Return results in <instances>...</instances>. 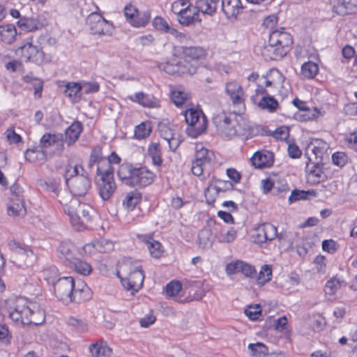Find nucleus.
Here are the masks:
<instances>
[{
    "instance_id": "19",
    "label": "nucleus",
    "mask_w": 357,
    "mask_h": 357,
    "mask_svg": "<svg viewBox=\"0 0 357 357\" xmlns=\"http://www.w3.org/2000/svg\"><path fill=\"white\" fill-rule=\"evenodd\" d=\"M225 270L228 275H233L241 272L248 278L252 277L255 273L254 266L243 261H236L229 263L227 264Z\"/></svg>"
},
{
    "instance_id": "18",
    "label": "nucleus",
    "mask_w": 357,
    "mask_h": 357,
    "mask_svg": "<svg viewBox=\"0 0 357 357\" xmlns=\"http://www.w3.org/2000/svg\"><path fill=\"white\" fill-rule=\"evenodd\" d=\"M134 176L132 187L147 186L153 182L155 178L154 174L145 167L136 168V170H134Z\"/></svg>"
},
{
    "instance_id": "59",
    "label": "nucleus",
    "mask_w": 357,
    "mask_h": 357,
    "mask_svg": "<svg viewBox=\"0 0 357 357\" xmlns=\"http://www.w3.org/2000/svg\"><path fill=\"white\" fill-rule=\"evenodd\" d=\"M66 322L68 326L75 328L79 332H85L87 330V325L82 319L70 317Z\"/></svg>"
},
{
    "instance_id": "62",
    "label": "nucleus",
    "mask_w": 357,
    "mask_h": 357,
    "mask_svg": "<svg viewBox=\"0 0 357 357\" xmlns=\"http://www.w3.org/2000/svg\"><path fill=\"white\" fill-rule=\"evenodd\" d=\"M340 287V280L336 278L329 280L325 286V291L327 294H334Z\"/></svg>"
},
{
    "instance_id": "28",
    "label": "nucleus",
    "mask_w": 357,
    "mask_h": 357,
    "mask_svg": "<svg viewBox=\"0 0 357 357\" xmlns=\"http://www.w3.org/2000/svg\"><path fill=\"white\" fill-rule=\"evenodd\" d=\"M83 127L79 121L73 122L65 132V142L68 146H71L78 139Z\"/></svg>"
},
{
    "instance_id": "61",
    "label": "nucleus",
    "mask_w": 357,
    "mask_h": 357,
    "mask_svg": "<svg viewBox=\"0 0 357 357\" xmlns=\"http://www.w3.org/2000/svg\"><path fill=\"white\" fill-rule=\"evenodd\" d=\"M314 270L320 274L326 271V258L323 255H317L314 259Z\"/></svg>"
},
{
    "instance_id": "26",
    "label": "nucleus",
    "mask_w": 357,
    "mask_h": 357,
    "mask_svg": "<svg viewBox=\"0 0 357 357\" xmlns=\"http://www.w3.org/2000/svg\"><path fill=\"white\" fill-rule=\"evenodd\" d=\"M129 99L144 107L157 108L160 107L159 101L157 98L144 92L135 93L133 96H130Z\"/></svg>"
},
{
    "instance_id": "63",
    "label": "nucleus",
    "mask_w": 357,
    "mask_h": 357,
    "mask_svg": "<svg viewBox=\"0 0 357 357\" xmlns=\"http://www.w3.org/2000/svg\"><path fill=\"white\" fill-rule=\"evenodd\" d=\"M182 285L178 281H172L166 286V292L170 296H176L181 290Z\"/></svg>"
},
{
    "instance_id": "39",
    "label": "nucleus",
    "mask_w": 357,
    "mask_h": 357,
    "mask_svg": "<svg viewBox=\"0 0 357 357\" xmlns=\"http://www.w3.org/2000/svg\"><path fill=\"white\" fill-rule=\"evenodd\" d=\"M18 26L26 31H33L39 28L40 22L37 18L22 17L17 22Z\"/></svg>"
},
{
    "instance_id": "55",
    "label": "nucleus",
    "mask_w": 357,
    "mask_h": 357,
    "mask_svg": "<svg viewBox=\"0 0 357 357\" xmlns=\"http://www.w3.org/2000/svg\"><path fill=\"white\" fill-rule=\"evenodd\" d=\"M58 135L46 133L43 135L40 139V148L43 150H46L56 143V138Z\"/></svg>"
},
{
    "instance_id": "44",
    "label": "nucleus",
    "mask_w": 357,
    "mask_h": 357,
    "mask_svg": "<svg viewBox=\"0 0 357 357\" xmlns=\"http://www.w3.org/2000/svg\"><path fill=\"white\" fill-rule=\"evenodd\" d=\"M248 348L250 355L255 357H264L268 352V347L261 342L249 344Z\"/></svg>"
},
{
    "instance_id": "47",
    "label": "nucleus",
    "mask_w": 357,
    "mask_h": 357,
    "mask_svg": "<svg viewBox=\"0 0 357 357\" xmlns=\"http://www.w3.org/2000/svg\"><path fill=\"white\" fill-rule=\"evenodd\" d=\"M307 171H308V177L314 183H319L321 181H323L326 176L322 172L320 167L313 165L310 168L309 165H307Z\"/></svg>"
},
{
    "instance_id": "32",
    "label": "nucleus",
    "mask_w": 357,
    "mask_h": 357,
    "mask_svg": "<svg viewBox=\"0 0 357 357\" xmlns=\"http://www.w3.org/2000/svg\"><path fill=\"white\" fill-rule=\"evenodd\" d=\"M333 10L338 15H345L351 12L355 6L353 0H331Z\"/></svg>"
},
{
    "instance_id": "34",
    "label": "nucleus",
    "mask_w": 357,
    "mask_h": 357,
    "mask_svg": "<svg viewBox=\"0 0 357 357\" xmlns=\"http://www.w3.org/2000/svg\"><path fill=\"white\" fill-rule=\"evenodd\" d=\"M219 0H199L197 2L196 9L204 14L213 15L217 10Z\"/></svg>"
},
{
    "instance_id": "27",
    "label": "nucleus",
    "mask_w": 357,
    "mask_h": 357,
    "mask_svg": "<svg viewBox=\"0 0 357 357\" xmlns=\"http://www.w3.org/2000/svg\"><path fill=\"white\" fill-rule=\"evenodd\" d=\"M134 170H136V167H134L132 165L123 163L119 167L117 176L126 185L132 187V181L135 178Z\"/></svg>"
},
{
    "instance_id": "42",
    "label": "nucleus",
    "mask_w": 357,
    "mask_h": 357,
    "mask_svg": "<svg viewBox=\"0 0 357 357\" xmlns=\"http://www.w3.org/2000/svg\"><path fill=\"white\" fill-rule=\"evenodd\" d=\"M319 72L317 64L314 62L308 61L303 64L301 67V75L307 79L314 78Z\"/></svg>"
},
{
    "instance_id": "48",
    "label": "nucleus",
    "mask_w": 357,
    "mask_h": 357,
    "mask_svg": "<svg viewBox=\"0 0 357 357\" xmlns=\"http://www.w3.org/2000/svg\"><path fill=\"white\" fill-rule=\"evenodd\" d=\"M151 13L149 10L137 13L131 24L135 27L145 26L149 22Z\"/></svg>"
},
{
    "instance_id": "29",
    "label": "nucleus",
    "mask_w": 357,
    "mask_h": 357,
    "mask_svg": "<svg viewBox=\"0 0 357 357\" xmlns=\"http://www.w3.org/2000/svg\"><path fill=\"white\" fill-rule=\"evenodd\" d=\"M139 238L146 245L151 257L159 258L162 255L163 248L159 241L153 239L150 236H142Z\"/></svg>"
},
{
    "instance_id": "35",
    "label": "nucleus",
    "mask_w": 357,
    "mask_h": 357,
    "mask_svg": "<svg viewBox=\"0 0 357 357\" xmlns=\"http://www.w3.org/2000/svg\"><path fill=\"white\" fill-rule=\"evenodd\" d=\"M89 350L93 357H109L112 353V349L103 342L92 344Z\"/></svg>"
},
{
    "instance_id": "1",
    "label": "nucleus",
    "mask_w": 357,
    "mask_h": 357,
    "mask_svg": "<svg viewBox=\"0 0 357 357\" xmlns=\"http://www.w3.org/2000/svg\"><path fill=\"white\" fill-rule=\"evenodd\" d=\"M7 309L9 318L17 326H38L45 320L44 310L36 303L22 297L9 301Z\"/></svg>"
},
{
    "instance_id": "11",
    "label": "nucleus",
    "mask_w": 357,
    "mask_h": 357,
    "mask_svg": "<svg viewBox=\"0 0 357 357\" xmlns=\"http://www.w3.org/2000/svg\"><path fill=\"white\" fill-rule=\"evenodd\" d=\"M75 284V281L72 277L59 278L54 286V292L56 297L64 303H72V296Z\"/></svg>"
},
{
    "instance_id": "25",
    "label": "nucleus",
    "mask_w": 357,
    "mask_h": 357,
    "mask_svg": "<svg viewBox=\"0 0 357 357\" xmlns=\"http://www.w3.org/2000/svg\"><path fill=\"white\" fill-rule=\"evenodd\" d=\"M26 213L23 197H10L8 204V214L10 216L24 217Z\"/></svg>"
},
{
    "instance_id": "40",
    "label": "nucleus",
    "mask_w": 357,
    "mask_h": 357,
    "mask_svg": "<svg viewBox=\"0 0 357 357\" xmlns=\"http://www.w3.org/2000/svg\"><path fill=\"white\" fill-rule=\"evenodd\" d=\"M233 185L230 181H225L222 180H217L215 184H211L207 188V194L213 192V194H218L220 192H224L225 190L231 189Z\"/></svg>"
},
{
    "instance_id": "4",
    "label": "nucleus",
    "mask_w": 357,
    "mask_h": 357,
    "mask_svg": "<svg viewBox=\"0 0 357 357\" xmlns=\"http://www.w3.org/2000/svg\"><path fill=\"white\" fill-rule=\"evenodd\" d=\"M66 210L73 227L77 231L88 228L95 215L94 209L89 204L78 199L71 201Z\"/></svg>"
},
{
    "instance_id": "30",
    "label": "nucleus",
    "mask_w": 357,
    "mask_h": 357,
    "mask_svg": "<svg viewBox=\"0 0 357 357\" xmlns=\"http://www.w3.org/2000/svg\"><path fill=\"white\" fill-rule=\"evenodd\" d=\"M24 156L29 162L38 165L43 164L47 160L46 152L40 147L27 149L24 153Z\"/></svg>"
},
{
    "instance_id": "17",
    "label": "nucleus",
    "mask_w": 357,
    "mask_h": 357,
    "mask_svg": "<svg viewBox=\"0 0 357 357\" xmlns=\"http://www.w3.org/2000/svg\"><path fill=\"white\" fill-rule=\"evenodd\" d=\"M8 248L13 252V258L19 262H26L29 258L33 257V251L26 245L15 241L8 243Z\"/></svg>"
},
{
    "instance_id": "31",
    "label": "nucleus",
    "mask_w": 357,
    "mask_h": 357,
    "mask_svg": "<svg viewBox=\"0 0 357 357\" xmlns=\"http://www.w3.org/2000/svg\"><path fill=\"white\" fill-rule=\"evenodd\" d=\"M183 54L185 61L190 62L205 58L206 50L201 47H188L183 49Z\"/></svg>"
},
{
    "instance_id": "5",
    "label": "nucleus",
    "mask_w": 357,
    "mask_h": 357,
    "mask_svg": "<svg viewBox=\"0 0 357 357\" xmlns=\"http://www.w3.org/2000/svg\"><path fill=\"white\" fill-rule=\"evenodd\" d=\"M117 275L123 286L128 290L137 291L143 285L144 275L141 266L130 267L129 262L119 265Z\"/></svg>"
},
{
    "instance_id": "10",
    "label": "nucleus",
    "mask_w": 357,
    "mask_h": 357,
    "mask_svg": "<svg viewBox=\"0 0 357 357\" xmlns=\"http://www.w3.org/2000/svg\"><path fill=\"white\" fill-rule=\"evenodd\" d=\"M86 23L94 35L112 36L114 31L113 24L106 20L98 12H93L89 15Z\"/></svg>"
},
{
    "instance_id": "51",
    "label": "nucleus",
    "mask_w": 357,
    "mask_h": 357,
    "mask_svg": "<svg viewBox=\"0 0 357 357\" xmlns=\"http://www.w3.org/2000/svg\"><path fill=\"white\" fill-rule=\"evenodd\" d=\"M210 236V232L208 230H204L199 232L198 243L200 248L205 250L212 246L213 241L211 240Z\"/></svg>"
},
{
    "instance_id": "57",
    "label": "nucleus",
    "mask_w": 357,
    "mask_h": 357,
    "mask_svg": "<svg viewBox=\"0 0 357 357\" xmlns=\"http://www.w3.org/2000/svg\"><path fill=\"white\" fill-rule=\"evenodd\" d=\"M56 197H58L59 202L63 206L64 213L68 215L66 208L69 207L70 202L74 200V199L72 198V195L67 191H59V196ZM75 199H76L75 198Z\"/></svg>"
},
{
    "instance_id": "58",
    "label": "nucleus",
    "mask_w": 357,
    "mask_h": 357,
    "mask_svg": "<svg viewBox=\"0 0 357 357\" xmlns=\"http://www.w3.org/2000/svg\"><path fill=\"white\" fill-rule=\"evenodd\" d=\"M93 248L100 252H106L113 249L114 245L112 241L107 239H100L96 241L93 245Z\"/></svg>"
},
{
    "instance_id": "7",
    "label": "nucleus",
    "mask_w": 357,
    "mask_h": 357,
    "mask_svg": "<svg viewBox=\"0 0 357 357\" xmlns=\"http://www.w3.org/2000/svg\"><path fill=\"white\" fill-rule=\"evenodd\" d=\"M96 184L98 194L102 200H109L116 190V184L114 181L113 170L108 167L107 169H96Z\"/></svg>"
},
{
    "instance_id": "45",
    "label": "nucleus",
    "mask_w": 357,
    "mask_h": 357,
    "mask_svg": "<svg viewBox=\"0 0 357 357\" xmlns=\"http://www.w3.org/2000/svg\"><path fill=\"white\" fill-rule=\"evenodd\" d=\"M151 132V126L149 122H142L137 126L135 129V136L136 139H145L150 135Z\"/></svg>"
},
{
    "instance_id": "13",
    "label": "nucleus",
    "mask_w": 357,
    "mask_h": 357,
    "mask_svg": "<svg viewBox=\"0 0 357 357\" xmlns=\"http://www.w3.org/2000/svg\"><path fill=\"white\" fill-rule=\"evenodd\" d=\"M58 257L68 266L77 257H82L79 250L70 242H62L58 247Z\"/></svg>"
},
{
    "instance_id": "16",
    "label": "nucleus",
    "mask_w": 357,
    "mask_h": 357,
    "mask_svg": "<svg viewBox=\"0 0 357 357\" xmlns=\"http://www.w3.org/2000/svg\"><path fill=\"white\" fill-rule=\"evenodd\" d=\"M226 92L229 96L234 106L239 109L244 108V93L238 83L236 82L227 83Z\"/></svg>"
},
{
    "instance_id": "9",
    "label": "nucleus",
    "mask_w": 357,
    "mask_h": 357,
    "mask_svg": "<svg viewBox=\"0 0 357 357\" xmlns=\"http://www.w3.org/2000/svg\"><path fill=\"white\" fill-rule=\"evenodd\" d=\"M214 158L213 153L204 147L202 144H197L195 146V160L192 163V173L197 176H201L204 171L211 165Z\"/></svg>"
},
{
    "instance_id": "41",
    "label": "nucleus",
    "mask_w": 357,
    "mask_h": 357,
    "mask_svg": "<svg viewBox=\"0 0 357 357\" xmlns=\"http://www.w3.org/2000/svg\"><path fill=\"white\" fill-rule=\"evenodd\" d=\"M82 90L80 84L77 82H68L66 84L64 94L70 98L73 102H76L79 99V93Z\"/></svg>"
},
{
    "instance_id": "54",
    "label": "nucleus",
    "mask_w": 357,
    "mask_h": 357,
    "mask_svg": "<svg viewBox=\"0 0 357 357\" xmlns=\"http://www.w3.org/2000/svg\"><path fill=\"white\" fill-rule=\"evenodd\" d=\"M22 79L25 82L30 83L33 85L35 95L38 93L40 96L43 86V82L41 79L30 75H24Z\"/></svg>"
},
{
    "instance_id": "22",
    "label": "nucleus",
    "mask_w": 357,
    "mask_h": 357,
    "mask_svg": "<svg viewBox=\"0 0 357 357\" xmlns=\"http://www.w3.org/2000/svg\"><path fill=\"white\" fill-rule=\"evenodd\" d=\"M252 165L259 169L269 167L273 163V155L269 151H257L251 158Z\"/></svg>"
},
{
    "instance_id": "64",
    "label": "nucleus",
    "mask_w": 357,
    "mask_h": 357,
    "mask_svg": "<svg viewBox=\"0 0 357 357\" xmlns=\"http://www.w3.org/2000/svg\"><path fill=\"white\" fill-rule=\"evenodd\" d=\"M159 132L160 136L167 142L171 139V138L177 133L175 132L174 129L166 126L165 124H161L159 126Z\"/></svg>"
},
{
    "instance_id": "6",
    "label": "nucleus",
    "mask_w": 357,
    "mask_h": 357,
    "mask_svg": "<svg viewBox=\"0 0 357 357\" xmlns=\"http://www.w3.org/2000/svg\"><path fill=\"white\" fill-rule=\"evenodd\" d=\"M183 114L188 125L186 130L188 136L196 138L205 132L207 128V119L201 110L190 108Z\"/></svg>"
},
{
    "instance_id": "2",
    "label": "nucleus",
    "mask_w": 357,
    "mask_h": 357,
    "mask_svg": "<svg viewBox=\"0 0 357 357\" xmlns=\"http://www.w3.org/2000/svg\"><path fill=\"white\" fill-rule=\"evenodd\" d=\"M293 43L291 36L284 28L275 29L269 35L268 44L261 51L266 59L280 60L289 51Z\"/></svg>"
},
{
    "instance_id": "49",
    "label": "nucleus",
    "mask_w": 357,
    "mask_h": 357,
    "mask_svg": "<svg viewBox=\"0 0 357 357\" xmlns=\"http://www.w3.org/2000/svg\"><path fill=\"white\" fill-rule=\"evenodd\" d=\"M42 275L43 279L54 287L58 280V269L55 266L48 267L43 271Z\"/></svg>"
},
{
    "instance_id": "56",
    "label": "nucleus",
    "mask_w": 357,
    "mask_h": 357,
    "mask_svg": "<svg viewBox=\"0 0 357 357\" xmlns=\"http://www.w3.org/2000/svg\"><path fill=\"white\" fill-rule=\"evenodd\" d=\"M217 238L220 243H231L236 239V231L233 228L227 231L222 229L220 234Z\"/></svg>"
},
{
    "instance_id": "24",
    "label": "nucleus",
    "mask_w": 357,
    "mask_h": 357,
    "mask_svg": "<svg viewBox=\"0 0 357 357\" xmlns=\"http://www.w3.org/2000/svg\"><path fill=\"white\" fill-rule=\"evenodd\" d=\"M91 298V291L86 284L80 280L77 281L72 296V302H84L89 301Z\"/></svg>"
},
{
    "instance_id": "15",
    "label": "nucleus",
    "mask_w": 357,
    "mask_h": 357,
    "mask_svg": "<svg viewBox=\"0 0 357 357\" xmlns=\"http://www.w3.org/2000/svg\"><path fill=\"white\" fill-rule=\"evenodd\" d=\"M221 8L228 20H235L244 8L241 0H222Z\"/></svg>"
},
{
    "instance_id": "21",
    "label": "nucleus",
    "mask_w": 357,
    "mask_h": 357,
    "mask_svg": "<svg viewBox=\"0 0 357 357\" xmlns=\"http://www.w3.org/2000/svg\"><path fill=\"white\" fill-rule=\"evenodd\" d=\"M178 21L182 25L189 26L196 22H200L199 13L196 8L188 6L178 12Z\"/></svg>"
},
{
    "instance_id": "50",
    "label": "nucleus",
    "mask_w": 357,
    "mask_h": 357,
    "mask_svg": "<svg viewBox=\"0 0 357 357\" xmlns=\"http://www.w3.org/2000/svg\"><path fill=\"white\" fill-rule=\"evenodd\" d=\"M171 99L177 107L182 106L189 99L188 93L181 90H175L172 92Z\"/></svg>"
},
{
    "instance_id": "38",
    "label": "nucleus",
    "mask_w": 357,
    "mask_h": 357,
    "mask_svg": "<svg viewBox=\"0 0 357 357\" xmlns=\"http://www.w3.org/2000/svg\"><path fill=\"white\" fill-rule=\"evenodd\" d=\"M141 199V193L137 190H133L127 193L123 201V205L128 210H132Z\"/></svg>"
},
{
    "instance_id": "8",
    "label": "nucleus",
    "mask_w": 357,
    "mask_h": 357,
    "mask_svg": "<svg viewBox=\"0 0 357 357\" xmlns=\"http://www.w3.org/2000/svg\"><path fill=\"white\" fill-rule=\"evenodd\" d=\"M238 117L235 113L218 114L213 118L217 131L220 135L225 138H231L237 135Z\"/></svg>"
},
{
    "instance_id": "37",
    "label": "nucleus",
    "mask_w": 357,
    "mask_h": 357,
    "mask_svg": "<svg viewBox=\"0 0 357 357\" xmlns=\"http://www.w3.org/2000/svg\"><path fill=\"white\" fill-rule=\"evenodd\" d=\"M148 155L151 158L153 164L160 167L162 164L161 148L159 143L151 142L148 147Z\"/></svg>"
},
{
    "instance_id": "14",
    "label": "nucleus",
    "mask_w": 357,
    "mask_h": 357,
    "mask_svg": "<svg viewBox=\"0 0 357 357\" xmlns=\"http://www.w3.org/2000/svg\"><path fill=\"white\" fill-rule=\"evenodd\" d=\"M18 52L26 61L38 63L43 59V52L41 49L31 43H28L20 47Z\"/></svg>"
},
{
    "instance_id": "52",
    "label": "nucleus",
    "mask_w": 357,
    "mask_h": 357,
    "mask_svg": "<svg viewBox=\"0 0 357 357\" xmlns=\"http://www.w3.org/2000/svg\"><path fill=\"white\" fill-rule=\"evenodd\" d=\"M120 162L121 158L115 152H113L109 155L107 160H104L103 162L99 163L97 169H107L110 167L114 172V169L112 164H119Z\"/></svg>"
},
{
    "instance_id": "33",
    "label": "nucleus",
    "mask_w": 357,
    "mask_h": 357,
    "mask_svg": "<svg viewBox=\"0 0 357 357\" xmlns=\"http://www.w3.org/2000/svg\"><path fill=\"white\" fill-rule=\"evenodd\" d=\"M17 30L13 24L0 26V40L5 43L11 44L15 39Z\"/></svg>"
},
{
    "instance_id": "43",
    "label": "nucleus",
    "mask_w": 357,
    "mask_h": 357,
    "mask_svg": "<svg viewBox=\"0 0 357 357\" xmlns=\"http://www.w3.org/2000/svg\"><path fill=\"white\" fill-rule=\"evenodd\" d=\"M259 107L271 112H275L278 107V102L273 96H264L259 102Z\"/></svg>"
},
{
    "instance_id": "53",
    "label": "nucleus",
    "mask_w": 357,
    "mask_h": 357,
    "mask_svg": "<svg viewBox=\"0 0 357 357\" xmlns=\"http://www.w3.org/2000/svg\"><path fill=\"white\" fill-rule=\"evenodd\" d=\"M309 195H315L314 191H305L295 189L291 191V195L289 197L288 201L290 204L301 199H307Z\"/></svg>"
},
{
    "instance_id": "46",
    "label": "nucleus",
    "mask_w": 357,
    "mask_h": 357,
    "mask_svg": "<svg viewBox=\"0 0 357 357\" xmlns=\"http://www.w3.org/2000/svg\"><path fill=\"white\" fill-rule=\"evenodd\" d=\"M272 268L269 265H264L261 266V270L257 278V282L259 285H264L271 280Z\"/></svg>"
},
{
    "instance_id": "20",
    "label": "nucleus",
    "mask_w": 357,
    "mask_h": 357,
    "mask_svg": "<svg viewBox=\"0 0 357 357\" xmlns=\"http://www.w3.org/2000/svg\"><path fill=\"white\" fill-rule=\"evenodd\" d=\"M261 80H263L266 87L278 89L282 87L284 77L278 70L273 68L263 75Z\"/></svg>"
},
{
    "instance_id": "12",
    "label": "nucleus",
    "mask_w": 357,
    "mask_h": 357,
    "mask_svg": "<svg viewBox=\"0 0 357 357\" xmlns=\"http://www.w3.org/2000/svg\"><path fill=\"white\" fill-rule=\"evenodd\" d=\"M276 237L280 238L277 227L273 225L266 222L259 225L255 230L253 240L256 243H263L274 240Z\"/></svg>"
},
{
    "instance_id": "23",
    "label": "nucleus",
    "mask_w": 357,
    "mask_h": 357,
    "mask_svg": "<svg viewBox=\"0 0 357 357\" xmlns=\"http://www.w3.org/2000/svg\"><path fill=\"white\" fill-rule=\"evenodd\" d=\"M152 25L155 29L169 33L176 38H182L183 35L176 29L169 24V23L162 17L157 16L153 18Z\"/></svg>"
},
{
    "instance_id": "36",
    "label": "nucleus",
    "mask_w": 357,
    "mask_h": 357,
    "mask_svg": "<svg viewBox=\"0 0 357 357\" xmlns=\"http://www.w3.org/2000/svg\"><path fill=\"white\" fill-rule=\"evenodd\" d=\"M68 266L70 268L83 275H88L92 271L91 266L86 261L82 260L81 257H76Z\"/></svg>"
},
{
    "instance_id": "3",
    "label": "nucleus",
    "mask_w": 357,
    "mask_h": 357,
    "mask_svg": "<svg viewBox=\"0 0 357 357\" xmlns=\"http://www.w3.org/2000/svg\"><path fill=\"white\" fill-rule=\"evenodd\" d=\"M66 183L71 193L75 196H83L91 188V180L88 174L79 165L68 163L65 171Z\"/></svg>"
},
{
    "instance_id": "60",
    "label": "nucleus",
    "mask_w": 357,
    "mask_h": 357,
    "mask_svg": "<svg viewBox=\"0 0 357 357\" xmlns=\"http://www.w3.org/2000/svg\"><path fill=\"white\" fill-rule=\"evenodd\" d=\"M349 158L346 153L337 151L332 155V161L334 165L339 167H344L348 162Z\"/></svg>"
}]
</instances>
